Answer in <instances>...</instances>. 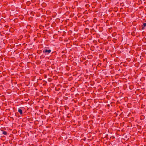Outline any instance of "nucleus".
<instances>
[{
	"label": "nucleus",
	"mask_w": 146,
	"mask_h": 146,
	"mask_svg": "<svg viewBox=\"0 0 146 146\" xmlns=\"http://www.w3.org/2000/svg\"><path fill=\"white\" fill-rule=\"evenodd\" d=\"M51 52V50L50 49L48 50L47 49H45L43 50V52L46 55H48L49 53Z\"/></svg>",
	"instance_id": "f257e3e1"
},
{
	"label": "nucleus",
	"mask_w": 146,
	"mask_h": 146,
	"mask_svg": "<svg viewBox=\"0 0 146 146\" xmlns=\"http://www.w3.org/2000/svg\"><path fill=\"white\" fill-rule=\"evenodd\" d=\"M21 108H20L19 109L18 111L19 113H20L21 115H22L23 114V111L21 109Z\"/></svg>",
	"instance_id": "f03ea898"
},
{
	"label": "nucleus",
	"mask_w": 146,
	"mask_h": 146,
	"mask_svg": "<svg viewBox=\"0 0 146 146\" xmlns=\"http://www.w3.org/2000/svg\"><path fill=\"white\" fill-rule=\"evenodd\" d=\"M143 26L142 27V29H144V27H145L146 26V23H143Z\"/></svg>",
	"instance_id": "7ed1b4c3"
},
{
	"label": "nucleus",
	"mask_w": 146,
	"mask_h": 146,
	"mask_svg": "<svg viewBox=\"0 0 146 146\" xmlns=\"http://www.w3.org/2000/svg\"><path fill=\"white\" fill-rule=\"evenodd\" d=\"M3 133L5 135H7V132L6 131H3Z\"/></svg>",
	"instance_id": "20e7f679"
},
{
	"label": "nucleus",
	"mask_w": 146,
	"mask_h": 146,
	"mask_svg": "<svg viewBox=\"0 0 146 146\" xmlns=\"http://www.w3.org/2000/svg\"><path fill=\"white\" fill-rule=\"evenodd\" d=\"M112 35L113 36H115L117 34L116 32H114Z\"/></svg>",
	"instance_id": "39448f33"
},
{
	"label": "nucleus",
	"mask_w": 146,
	"mask_h": 146,
	"mask_svg": "<svg viewBox=\"0 0 146 146\" xmlns=\"http://www.w3.org/2000/svg\"><path fill=\"white\" fill-rule=\"evenodd\" d=\"M44 56L43 55H41V56H40V58H44Z\"/></svg>",
	"instance_id": "423d86ee"
},
{
	"label": "nucleus",
	"mask_w": 146,
	"mask_h": 146,
	"mask_svg": "<svg viewBox=\"0 0 146 146\" xmlns=\"http://www.w3.org/2000/svg\"><path fill=\"white\" fill-rule=\"evenodd\" d=\"M107 106L108 107H110V105L109 104H108L107 105Z\"/></svg>",
	"instance_id": "0eeeda50"
},
{
	"label": "nucleus",
	"mask_w": 146,
	"mask_h": 146,
	"mask_svg": "<svg viewBox=\"0 0 146 146\" xmlns=\"http://www.w3.org/2000/svg\"><path fill=\"white\" fill-rule=\"evenodd\" d=\"M135 33V32H133L131 33V35H133V33Z\"/></svg>",
	"instance_id": "6e6552de"
},
{
	"label": "nucleus",
	"mask_w": 146,
	"mask_h": 146,
	"mask_svg": "<svg viewBox=\"0 0 146 146\" xmlns=\"http://www.w3.org/2000/svg\"><path fill=\"white\" fill-rule=\"evenodd\" d=\"M6 27H9L8 26H7V25H6L5 26Z\"/></svg>",
	"instance_id": "1a4fd4ad"
},
{
	"label": "nucleus",
	"mask_w": 146,
	"mask_h": 146,
	"mask_svg": "<svg viewBox=\"0 0 146 146\" xmlns=\"http://www.w3.org/2000/svg\"><path fill=\"white\" fill-rule=\"evenodd\" d=\"M101 63L99 64V65H101Z\"/></svg>",
	"instance_id": "9d476101"
},
{
	"label": "nucleus",
	"mask_w": 146,
	"mask_h": 146,
	"mask_svg": "<svg viewBox=\"0 0 146 146\" xmlns=\"http://www.w3.org/2000/svg\"><path fill=\"white\" fill-rule=\"evenodd\" d=\"M74 88V87H73V88H71V89H72V88Z\"/></svg>",
	"instance_id": "9b49d317"
}]
</instances>
